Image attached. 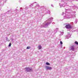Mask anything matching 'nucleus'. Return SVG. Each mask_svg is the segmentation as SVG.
<instances>
[{
    "label": "nucleus",
    "mask_w": 78,
    "mask_h": 78,
    "mask_svg": "<svg viewBox=\"0 0 78 78\" xmlns=\"http://www.w3.org/2000/svg\"><path fill=\"white\" fill-rule=\"evenodd\" d=\"M53 20V18H49L46 22H44L43 25H41V28H42V27H44V28H46L47 27L49 26L50 25V23H52V21Z\"/></svg>",
    "instance_id": "obj_1"
},
{
    "label": "nucleus",
    "mask_w": 78,
    "mask_h": 78,
    "mask_svg": "<svg viewBox=\"0 0 78 78\" xmlns=\"http://www.w3.org/2000/svg\"><path fill=\"white\" fill-rule=\"evenodd\" d=\"M68 0H66L65 1L64 0H61L62 2H64V4L62 5H61L60 3L59 4V5L60 6V7H64L65 6V5H67V1H68Z\"/></svg>",
    "instance_id": "obj_2"
},
{
    "label": "nucleus",
    "mask_w": 78,
    "mask_h": 78,
    "mask_svg": "<svg viewBox=\"0 0 78 78\" xmlns=\"http://www.w3.org/2000/svg\"><path fill=\"white\" fill-rule=\"evenodd\" d=\"M26 72H33L32 68H25Z\"/></svg>",
    "instance_id": "obj_3"
},
{
    "label": "nucleus",
    "mask_w": 78,
    "mask_h": 78,
    "mask_svg": "<svg viewBox=\"0 0 78 78\" xmlns=\"http://www.w3.org/2000/svg\"><path fill=\"white\" fill-rule=\"evenodd\" d=\"M65 27L67 29H70L72 28V26L70 24H67L66 25Z\"/></svg>",
    "instance_id": "obj_4"
},
{
    "label": "nucleus",
    "mask_w": 78,
    "mask_h": 78,
    "mask_svg": "<svg viewBox=\"0 0 78 78\" xmlns=\"http://www.w3.org/2000/svg\"><path fill=\"white\" fill-rule=\"evenodd\" d=\"M70 48L71 49L70 50H72V51H74L75 48H76V45H73L72 46L70 47Z\"/></svg>",
    "instance_id": "obj_5"
},
{
    "label": "nucleus",
    "mask_w": 78,
    "mask_h": 78,
    "mask_svg": "<svg viewBox=\"0 0 78 78\" xmlns=\"http://www.w3.org/2000/svg\"><path fill=\"white\" fill-rule=\"evenodd\" d=\"M45 67L46 70H52V68L50 66H45Z\"/></svg>",
    "instance_id": "obj_6"
},
{
    "label": "nucleus",
    "mask_w": 78,
    "mask_h": 78,
    "mask_svg": "<svg viewBox=\"0 0 78 78\" xmlns=\"http://www.w3.org/2000/svg\"><path fill=\"white\" fill-rule=\"evenodd\" d=\"M69 15H66L65 16H64V18L65 19H69V18H71L72 16H70Z\"/></svg>",
    "instance_id": "obj_7"
},
{
    "label": "nucleus",
    "mask_w": 78,
    "mask_h": 78,
    "mask_svg": "<svg viewBox=\"0 0 78 78\" xmlns=\"http://www.w3.org/2000/svg\"><path fill=\"white\" fill-rule=\"evenodd\" d=\"M71 36H72V35L71 34H70L69 33H68L66 35V38H67L68 39H69V38L71 37Z\"/></svg>",
    "instance_id": "obj_8"
},
{
    "label": "nucleus",
    "mask_w": 78,
    "mask_h": 78,
    "mask_svg": "<svg viewBox=\"0 0 78 78\" xmlns=\"http://www.w3.org/2000/svg\"><path fill=\"white\" fill-rule=\"evenodd\" d=\"M39 4H37L36 6L34 7V9H37L39 8Z\"/></svg>",
    "instance_id": "obj_9"
},
{
    "label": "nucleus",
    "mask_w": 78,
    "mask_h": 78,
    "mask_svg": "<svg viewBox=\"0 0 78 78\" xmlns=\"http://www.w3.org/2000/svg\"><path fill=\"white\" fill-rule=\"evenodd\" d=\"M69 14H70L69 15V16L71 17V18L73 17V12H70Z\"/></svg>",
    "instance_id": "obj_10"
},
{
    "label": "nucleus",
    "mask_w": 78,
    "mask_h": 78,
    "mask_svg": "<svg viewBox=\"0 0 78 78\" xmlns=\"http://www.w3.org/2000/svg\"><path fill=\"white\" fill-rule=\"evenodd\" d=\"M36 3V2H35L34 3H33L31 5H30L29 6L30 7H32V6H33V4H34V3Z\"/></svg>",
    "instance_id": "obj_11"
},
{
    "label": "nucleus",
    "mask_w": 78,
    "mask_h": 78,
    "mask_svg": "<svg viewBox=\"0 0 78 78\" xmlns=\"http://www.w3.org/2000/svg\"><path fill=\"white\" fill-rule=\"evenodd\" d=\"M6 40L7 41H8V42H9L10 41V40L8 39V38L7 37H6Z\"/></svg>",
    "instance_id": "obj_12"
},
{
    "label": "nucleus",
    "mask_w": 78,
    "mask_h": 78,
    "mask_svg": "<svg viewBox=\"0 0 78 78\" xmlns=\"http://www.w3.org/2000/svg\"><path fill=\"white\" fill-rule=\"evenodd\" d=\"M38 47V49H39V50H40V49H41V48H42V46H41V45L39 46Z\"/></svg>",
    "instance_id": "obj_13"
},
{
    "label": "nucleus",
    "mask_w": 78,
    "mask_h": 78,
    "mask_svg": "<svg viewBox=\"0 0 78 78\" xmlns=\"http://www.w3.org/2000/svg\"><path fill=\"white\" fill-rule=\"evenodd\" d=\"M58 29L56 28L55 30H54V32H55V33L57 32V31H58Z\"/></svg>",
    "instance_id": "obj_14"
},
{
    "label": "nucleus",
    "mask_w": 78,
    "mask_h": 78,
    "mask_svg": "<svg viewBox=\"0 0 78 78\" xmlns=\"http://www.w3.org/2000/svg\"><path fill=\"white\" fill-rule=\"evenodd\" d=\"M46 64L47 66H50V63L48 62H46Z\"/></svg>",
    "instance_id": "obj_15"
},
{
    "label": "nucleus",
    "mask_w": 78,
    "mask_h": 78,
    "mask_svg": "<svg viewBox=\"0 0 78 78\" xmlns=\"http://www.w3.org/2000/svg\"><path fill=\"white\" fill-rule=\"evenodd\" d=\"M63 34H64V32H62L61 33V34L60 35V36H61L62 35H63Z\"/></svg>",
    "instance_id": "obj_16"
},
{
    "label": "nucleus",
    "mask_w": 78,
    "mask_h": 78,
    "mask_svg": "<svg viewBox=\"0 0 78 78\" xmlns=\"http://www.w3.org/2000/svg\"><path fill=\"white\" fill-rule=\"evenodd\" d=\"M47 13L50 14V12L49 10H48L47 11Z\"/></svg>",
    "instance_id": "obj_17"
},
{
    "label": "nucleus",
    "mask_w": 78,
    "mask_h": 78,
    "mask_svg": "<svg viewBox=\"0 0 78 78\" xmlns=\"http://www.w3.org/2000/svg\"><path fill=\"white\" fill-rule=\"evenodd\" d=\"M30 48H31V47L30 46H28L27 48V49H30Z\"/></svg>",
    "instance_id": "obj_18"
},
{
    "label": "nucleus",
    "mask_w": 78,
    "mask_h": 78,
    "mask_svg": "<svg viewBox=\"0 0 78 78\" xmlns=\"http://www.w3.org/2000/svg\"><path fill=\"white\" fill-rule=\"evenodd\" d=\"M75 44H76V45H78V42L77 41H75Z\"/></svg>",
    "instance_id": "obj_19"
},
{
    "label": "nucleus",
    "mask_w": 78,
    "mask_h": 78,
    "mask_svg": "<svg viewBox=\"0 0 78 78\" xmlns=\"http://www.w3.org/2000/svg\"><path fill=\"white\" fill-rule=\"evenodd\" d=\"M66 15V13H65L63 12L62 13V15Z\"/></svg>",
    "instance_id": "obj_20"
},
{
    "label": "nucleus",
    "mask_w": 78,
    "mask_h": 78,
    "mask_svg": "<svg viewBox=\"0 0 78 78\" xmlns=\"http://www.w3.org/2000/svg\"><path fill=\"white\" fill-rule=\"evenodd\" d=\"M77 23V20H76V21L74 22V23Z\"/></svg>",
    "instance_id": "obj_21"
},
{
    "label": "nucleus",
    "mask_w": 78,
    "mask_h": 78,
    "mask_svg": "<svg viewBox=\"0 0 78 78\" xmlns=\"http://www.w3.org/2000/svg\"><path fill=\"white\" fill-rule=\"evenodd\" d=\"M9 47H11V44L9 43Z\"/></svg>",
    "instance_id": "obj_22"
},
{
    "label": "nucleus",
    "mask_w": 78,
    "mask_h": 78,
    "mask_svg": "<svg viewBox=\"0 0 78 78\" xmlns=\"http://www.w3.org/2000/svg\"><path fill=\"white\" fill-rule=\"evenodd\" d=\"M60 44H62V41H60Z\"/></svg>",
    "instance_id": "obj_23"
},
{
    "label": "nucleus",
    "mask_w": 78,
    "mask_h": 78,
    "mask_svg": "<svg viewBox=\"0 0 78 78\" xmlns=\"http://www.w3.org/2000/svg\"><path fill=\"white\" fill-rule=\"evenodd\" d=\"M51 6H52V7H53V8L54 7V6H53V4H51Z\"/></svg>",
    "instance_id": "obj_24"
},
{
    "label": "nucleus",
    "mask_w": 78,
    "mask_h": 78,
    "mask_svg": "<svg viewBox=\"0 0 78 78\" xmlns=\"http://www.w3.org/2000/svg\"><path fill=\"white\" fill-rule=\"evenodd\" d=\"M73 12L75 14V13H76V12H75V11H74Z\"/></svg>",
    "instance_id": "obj_25"
},
{
    "label": "nucleus",
    "mask_w": 78,
    "mask_h": 78,
    "mask_svg": "<svg viewBox=\"0 0 78 78\" xmlns=\"http://www.w3.org/2000/svg\"><path fill=\"white\" fill-rule=\"evenodd\" d=\"M69 10H70V9H66V11H69Z\"/></svg>",
    "instance_id": "obj_26"
},
{
    "label": "nucleus",
    "mask_w": 78,
    "mask_h": 78,
    "mask_svg": "<svg viewBox=\"0 0 78 78\" xmlns=\"http://www.w3.org/2000/svg\"><path fill=\"white\" fill-rule=\"evenodd\" d=\"M71 24H72L73 25V22L71 23Z\"/></svg>",
    "instance_id": "obj_27"
},
{
    "label": "nucleus",
    "mask_w": 78,
    "mask_h": 78,
    "mask_svg": "<svg viewBox=\"0 0 78 78\" xmlns=\"http://www.w3.org/2000/svg\"><path fill=\"white\" fill-rule=\"evenodd\" d=\"M12 41H14V39H13V38H12Z\"/></svg>",
    "instance_id": "obj_28"
},
{
    "label": "nucleus",
    "mask_w": 78,
    "mask_h": 78,
    "mask_svg": "<svg viewBox=\"0 0 78 78\" xmlns=\"http://www.w3.org/2000/svg\"><path fill=\"white\" fill-rule=\"evenodd\" d=\"M72 1H74V0H71Z\"/></svg>",
    "instance_id": "obj_29"
}]
</instances>
